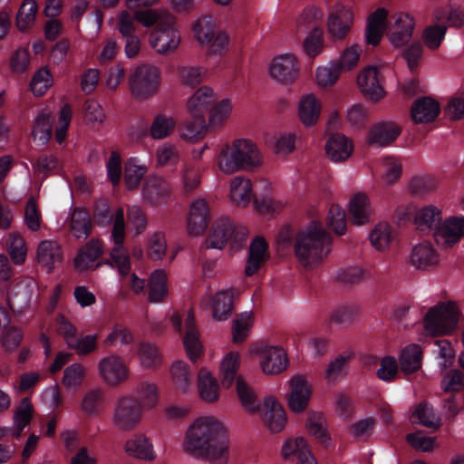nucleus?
I'll return each instance as SVG.
<instances>
[{
    "instance_id": "obj_35",
    "label": "nucleus",
    "mask_w": 464,
    "mask_h": 464,
    "mask_svg": "<svg viewBox=\"0 0 464 464\" xmlns=\"http://www.w3.org/2000/svg\"><path fill=\"white\" fill-rule=\"evenodd\" d=\"M440 111L437 101L430 97L416 100L411 110V118L416 123H426L434 121Z\"/></svg>"
},
{
    "instance_id": "obj_44",
    "label": "nucleus",
    "mask_w": 464,
    "mask_h": 464,
    "mask_svg": "<svg viewBox=\"0 0 464 464\" xmlns=\"http://www.w3.org/2000/svg\"><path fill=\"white\" fill-rule=\"evenodd\" d=\"M141 410L151 411L160 403V391L158 386L150 382H141L134 389Z\"/></svg>"
},
{
    "instance_id": "obj_51",
    "label": "nucleus",
    "mask_w": 464,
    "mask_h": 464,
    "mask_svg": "<svg viewBox=\"0 0 464 464\" xmlns=\"http://www.w3.org/2000/svg\"><path fill=\"white\" fill-rule=\"evenodd\" d=\"M102 253V244L98 240L90 241L77 254L74 259L75 267L80 271L90 268Z\"/></svg>"
},
{
    "instance_id": "obj_17",
    "label": "nucleus",
    "mask_w": 464,
    "mask_h": 464,
    "mask_svg": "<svg viewBox=\"0 0 464 464\" xmlns=\"http://www.w3.org/2000/svg\"><path fill=\"white\" fill-rule=\"evenodd\" d=\"M282 458L295 464H318L308 440L303 436L287 437L280 450Z\"/></svg>"
},
{
    "instance_id": "obj_2",
    "label": "nucleus",
    "mask_w": 464,
    "mask_h": 464,
    "mask_svg": "<svg viewBox=\"0 0 464 464\" xmlns=\"http://www.w3.org/2000/svg\"><path fill=\"white\" fill-rule=\"evenodd\" d=\"M332 250V238L323 226L313 221L300 229L295 238L294 252L301 266L307 269L319 266Z\"/></svg>"
},
{
    "instance_id": "obj_19",
    "label": "nucleus",
    "mask_w": 464,
    "mask_h": 464,
    "mask_svg": "<svg viewBox=\"0 0 464 464\" xmlns=\"http://www.w3.org/2000/svg\"><path fill=\"white\" fill-rule=\"evenodd\" d=\"M299 63L293 53L276 56L269 65V76L276 82L287 84L293 82L299 73Z\"/></svg>"
},
{
    "instance_id": "obj_11",
    "label": "nucleus",
    "mask_w": 464,
    "mask_h": 464,
    "mask_svg": "<svg viewBox=\"0 0 464 464\" xmlns=\"http://www.w3.org/2000/svg\"><path fill=\"white\" fill-rule=\"evenodd\" d=\"M354 23V13L351 6L335 2L327 11L326 32L334 41H343L349 34Z\"/></svg>"
},
{
    "instance_id": "obj_21",
    "label": "nucleus",
    "mask_w": 464,
    "mask_h": 464,
    "mask_svg": "<svg viewBox=\"0 0 464 464\" xmlns=\"http://www.w3.org/2000/svg\"><path fill=\"white\" fill-rule=\"evenodd\" d=\"M414 26V19L409 14H393L388 27V38L392 46L401 48L408 44L412 37Z\"/></svg>"
},
{
    "instance_id": "obj_5",
    "label": "nucleus",
    "mask_w": 464,
    "mask_h": 464,
    "mask_svg": "<svg viewBox=\"0 0 464 464\" xmlns=\"http://www.w3.org/2000/svg\"><path fill=\"white\" fill-rule=\"evenodd\" d=\"M459 319L460 312L456 303L441 302L429 309L423 327L429 335H447L457 328Z\"/></svg>"
},
{
    "instance_id": "obj_40",
    "label": "nucleus",
    "mask_w": 464,
    "mask_h": 464,
    "mask_svg": "<svg viewBox=\"0 0 464 464\" xmlns=\"http://www.w3.org/2000/svg\"><path fill=\"white\" fill-rule=\"evenodd\" d=\"M267 243L263 237H256L250 244L249 254L245 272L247 276L254 275L267 260Z\"/></svg>"
},
{
    "instance_id": "obj_29",
    "label": "nucleus",
    "mask_w": 464,
    "mask_h": 464,
    "mask_svg": "<svg viewBox=\"0 0 464 464\" xmlns=\"http://www.w3.org/2000/svg\"><path fill=\"white\" fill-rule=\"evenodd\" d=\"M209 208L204 198L195 199L189 208L188 215V230L192 236H198L208 227Z\"/></svg>"
},
{
    "instance_id": "obj_57",
    "label": "nucleus",
    "mask_w": 464,
    "mask_h": 464,
    "mask_svg": "<svg viewBox=\"0 0 464 464\" xmlns=\"http://www.w3.org/2000/svg\"><path fill=\"white\" fill-rule=\"evenodd\" d=\"M7 252L12 262L16 266L23 265L27 256V246L24 237L15 232L10 233L6 239Z\"/></svg>"
},
{
    "instance_id": "obj_52",
    "label": "nucleus",
    "mask_w": 464,
    "mask_h": 464,
    "mask_svg": "<svg viewBox=\"0 0 464 464\" xmlns=\"http://www.w3.org/2000/svg\"><path fill=\"white\" fill-rule=\"evenodd\" d=\"M382 179L386 185L396 183L402 174V161L394 156H384L379 162Z\"/></svg>"
},
{
    "instance_id": "obj_62",
    "label": "nucleus",
    "mask_w": 464,
    "mask_h": 464,
    "mask_svg": "<svg viewBox=\"0 0 464 464\" xmlns=\"http://www.w3.org/2000/svg\"><path fill=\"white\" fill-rule=\"evenodd\" d=\"M24 224L31 232L40 231L44 223L36 199L30 198L24 207Z\"/></svg>"
},
{
    "instance_id": "obj_64",
    "label": "nucleus",
    "mask_w": 464,
    "mask_h": 464,
    "mask_svg": "<svg viewBox=\"0 0 464 464\" xmlns=\"http://www.w3.org/2000/svg\"><path fill=\"white\" fill-rule=\"evenodd\" d=\"M411 421L435 430L440 426V419L434 413L432 407L427 403H420L416 407L411 416Z\"/></svg>"
},
{
    "instance_id": "obj_1",
    "label": "nucleus",
    "mask_w": 464,
    "mask_h": 464,
    "mask_svg": "<svg viewBox=\"0 0 464 464\" xmlns=\"http://www.w3.org/2000/svg\"><path fill=\"white\" fill-rule=\"evenodd\" d=\"M183 450L212 464H227L229 440L224 421L213 415L196 418L186 430Z\"/></svg>"
},
{
    "instance_id": "obj_14",
    "label": "nucleus",
    "mask_w": 464,
    "mask_h": 464,
    "mask_svg": "<svg viewBox=\"0 0 464 464\" xmlns=\"http://www.w3.org/2000/svg\"><path fill=\"white\" fill-rule=\"evenodd\" d=\"M172 326L179 333L184 330L183 345L186 353L190 361L196 362L199 359L203 346L199 340V334L194 323L192 313L187 312L181 317L179 314L173 313L170 316Z\"/></svg>"
},
{
    "instance_id": "obj_6",
    "label": "nucleus",
    "mask_w": 464,
    "mask_h": 464,
    "mask_svg": "<svg viewBox=\"0 0 464 464\" xmlns=\"http://www.w3.org/2000/svg\"><path fill=\"white\" fill-rule=\"evenodd\" d=\"M246 239V230L244 227H236L227 217H220L213 223L206 245L208 248L222 249L229 244L231 248L237 249Z\"/></svg>"
},
{
    "instance_id": "obj_7",
    "label": "nucleus",
    "mask_w": 464,
    "mask_h": 464,
    "mask_svg": "<svg viewBox=\"0 0 464 464\" xmlns=\"http://www.w3.org/2000/svg\"><path fill=\"white\" fill-rule=\"evenodd\" d=\"M143 411L137 399L127 395L119 398L111 411V425L121 432L135 430L141 422Z\"/></svg>"
},
{
    "instance_id": "obj_46",
    "label": "nucleus",
    "mask_w": 464,
    "mask_h": 464,
    "mask_svg": "<svg viewBox=\"0 0 464 464\" xmlns=\"http://www.w3.org/2000/svg\"><path fill=\"white\" fill-rule=\"evenodd\" d=\"M194 117L179 127V137L184 140L197 142L207 134L208 127L205 120L201 116Z\"/></svg>"
},
{
    "instance_id": "obj_50",
    "label": "nucleus",
    "mask_w": 464,
    "mask_h": 464,
    "mask_svg": "<svg viewBox=\"0 0 464 464\" xmlns=\"http://www.w3.org/2000/svg\"><path fill=\"white\" fill-rule=\"evenodd\" d=\"M253 324L254 314L251 311L237 314L232 322V342L236 344L245 342L250 334Z\"/></svg>"
},
{
    "instance_id": "obj_4",
    "label": "nucleus",
    "mask_w": 464,
    "mask_h": 464,
    "mask_svg": "<svg viewBox=\"0 0 464 464\" xmlns=\"http://www.w3.org/2000/svg\"><path fill=\"white\" fill-rule=\"evenodd\" d=\"M248 354L257 359L259 368L265 375H277L289 367L288 355L284 347L266 340L250 343Z\"/></svg>"
},
{
    "instance_id": "obj_53",
    "label": "nucleus",
    "mask_w": 464,
    "mask_h": 464,
    "mask_svg": "<svg viewBox=\"0 0 464 464\" xmlns=\"http://www.w3.org/2000/svg\"><path fill=\"white\" fill-rule=\"evenodd\" d=\"M422 351L418 344H410L402 349L399 361L403 372L412 373L421 367Z\"/></svg>"
},
{
    "instance_id": "obj_20",
    "label": "nucleus",
    "mask_w": 464,
    "mask_h": 464,
    "mask_svg": "<svg viewBox=\"0 0 464 464\" xmlns=\"http://www.w3.org/2000/svg\"><path fill=\"white\" fill-rule=\"evenodd\" d=\"M440 261L438 249L432 242L423 240L415 244L409 254V263L416 270L428 271L436 267Z\"/></svg>"
},
{
    "instance_id": "obj_59",
    "label": "nucleus",
    "mask_w": 464,
    "mask_h": 464,
    "mask_svg": "<svg viewBox=\"0 0 464 464\" xmlns=\"http://www.w3.org/2000/svg\"><path fill=\"white\" fill-rule=\"evenodd\" d=\"M324 15L321 7L314 5L306 6L295 19V30L304 32L309 26H316L323 21Z\"/></svg>"
},
{
    "instance_id": "obj_43",
    "label": "nucleus",
    "mask_w": 464,
    "mask_h": 464,
    "mask_svg": "<svg viewBox=\"0 0 464 464\" xmlns=\"http://www.w3.org/2000/svg\"><path fill=\"white\" fill-rule=\"evenodd\" d=\"M53 115L47 110L41 111L35 117L32 130V137L34 142L44 145L48 142L53 130Z\"/></svg>"
},
{
    "instance_id": "obj_54",
    "label": "nucleus",
    "mask_w": 464,
    "mask_h": 464,
    "mask_svg": "<svg viewBox=\"0 0 464 464\" xmlns=\"http://www.w3.org/2000/svg\"><path fill=\"white\" fill-rule=\"evenodd\" d=\"M34 294V285L31 283L17 284L9 298V304L14 312L21 313L26 309L31 303Z\"/></svg>"
},
{
    "instance_id": "obj_22",
    "label": "nucleus",
    "mask_w": 464,
    "mask_h": 464,
    "mask_svg": "<svg viewBox=\"0 0 464 464\" xmlns=\"http://www.w3.org/2000/svg\"><path fill=\"white\" fill-rule=\"evenodd\" d=\"M401 132V127L392 121H381L369 130L367 143L374 147H386L394 142Z\"/></svg>"
},
{
    "instance_id": "obj_55",
    "label": "nucleus",
    "mask_w": 464,
    "mask_h": 464,
    "mask_svg": "<svg viewBox=\"0 0 464 464\" xmlns=\"http://www.w3.org/2000/svg\"><path fill=\"white\" fill-rule=\"evenodd\" d=\"M34 407L28 398H24L13 415V436L19 438L23 430L30 423Z\"/></svg>"
},
{
    "instance_id": "obj_9",
    "label": "nucleus",
    "mask_w": 464,
    "mask_h": 464,
    "mask_svg": "<svg viewBox=\"0 0 464 464\" xmlns=\"http://www.w3.org/2000/svg\"><path fill=\"white\" fill-rule=\"evenodd\" d=\"M174 15L168 16L165 23L155 26L149 35V44L153 51L162 56L177 52L181 44V35L175 26Z\"/></svg>"
},
{
    "instance_id": "obj_26",
    "label": "nucleus",
    "mask_w": 464,
    "mask_h": 464,
    "mask_svg": "<svg viewBox=\"0 0 464 464\" xmlns=\"http://www.w3.org/2000/svg\"><path fill=\"white\" fill-rule=\"evenodd\" d=\"M234 287L218 290L211 298L212 315L216 321L227 320L234 310L233 301L238 295Z\"/></svg>"
},
{
    "instance_id": "obj_25",
    "label": "nucleus",
    "mask_w": 464,
    "mask_h": 464,
    "mask_svg": "<svg viewBox=\"0 0 464 464\" xmlns=\"http://www.w3.org/2000/svg\"><path fill=\"white\" fill-rule=\"evenodd\" d=\"M322 108V102L315 94L305 93L297 103V117L304 127H313L320 119Z\"/></svg>"
},
{
    "instance_id": "obj_47",
    "label": "nucleus",
    "mask_w": 464,
    "mask_h": 464,
    "mask_svg": "<svg viewBox=\"0 0 464 464\" xmlns=\"http://www.w3.org/2000/svg\"><path fill=\"white\" fill-rule=\"evenodd\" d=\"M103 401V391L95 387L86 391L81 400L80 411L86 417L97 416Z\"/></svg>"
},
{
    "instance_id": "obj_27",
    "label": "nucleus",
    "mask_w": 464,
    "mask_h": 464,
    "mask_svg": "<svg viewBox=\"0 0 464 464\" xmlns=\"http://www.w3.org/2000/svg\"><path fill=\"white\" fill-rule=\"evenodd\" d=\"M347 208L352 223L356 226L368 224L373 216L370 198L362 192L351 197Z\"/></svg>"
},
{
    "instance_id": "obj_31",
    "label": "nucleus",
    "mask_w": 464,
    "mask_h": 464,
    "mask_svg": "<svg viewBox=\"0 0 464 464\" xmlns=\"http://www.w3.org/2000/svg\"><path fill=\"white\" fill-rule=\"evenodd\" d=\"M217 93L208 85L198 87L186 102L187 111L193 116H201L205 111L216 101Z\"/></svg>"
},
{
    "instance_id": "obj_45",
    "label": "nucleus",
    "mask_w": 464,
    "mask_h": 464,
    "mask_svg": "<svg viewBox=\"0 0 464 464\" xmlns=\"http://www.w3.org/2000/svg\"><path fill=\"white\" fill-rule=\"evenodd\" d=\"M87 368L81 362L68 365L63 374L62 384L67 391L77 392L83 384Z\"/></svg>"
},
{
    "instance_id": "obj_23",
    "label": "nucleus",
    "mask_w": 464,
    "mask_h": 464,
    "mask_svg": "<svg viewBox=\"0 0 464 464\" xmlns=\"http://www.w3.org/2000/svg\"><path fill=\"white\" fill-rule=\"evenodd\" d=\"M124 452L130 458L152 461L157 458L153 442L142 432H137L128 438L123 446Z\"/></svg>"
},
{
    "instance_id": "obj_60",
    "label": "nucleus",
    "mask_w": 464,
    "mask_h": 464,
    "mask_svg": "<svg viewBox=\"0 0 464 464\" xmlns=\"http://www.w3.org/2000/svg\"><path fill=\"white\" fill-rule=\"evenodd\" d=\"M168 16H172V14L164 8L134 10V18L145 27H150L153 24H155V26L161 25L165 23V19H167Z\"/></svg>"
},
{
    "instance_id": "obj_36",
    "label": "nucleus",
    "mask_w": 464,
    "mask_h": 464,
    "mask_svg": "<svg viewBox=\"0 0 464 464\" xmlns=\"http://www.w3.org/2000/svg\"><path fill=\"white\" fill-rule=\"evenodd\" d=\"M229 199L237 206L246 207L253 199V188L249 179L237 176L229 182Z\"/></svg>"
},
{
    "instance_id": "obj_13",
    "label": "nucleus",
    "mask_w": 464,
    "mask_h": 464,
    "mask_svg": "<svg viewBox=\"0 0 464 464\" xmlns=\"http://www.w3.org/2000/svg\"><path fill=\"white\" fill-rule=\"evenodd\" d=\"M97 372L102 382L109 387H118L126 382L130 375L128 363L122 356L111 353L97 363Z\"/></svg>"
},
{
    "instance_id": "obj_58",
    "label": "nucleus",
    "mask_w": 464,
    "mask_h": 464,
    "mask_svg": "<svg viewBox=\"0 0 464 464\" xmlns=\"http://www.w3.org/2000/svg\"><path fill=\"white\" fill-rule=\"evenodd\" d=\"M137 354L140 366L145 369H155L162 362L159 349L150 343H140L137 348Z\"/></svg>"
},
{
    "instance_id": "obj_48",
    "label": "nucleus",
    "mask_w": 464,
    "mask_h": 464,
    "mask_svg": "<svg viewBox=\"0 0 464 464\" xmlns=\"http://www.w3.org/2000/svg\"><path fill=\"white\" fill-rule=\"evenodd\" d=\"M206 72L201 65L182 64L177 69V76L181 85L195 88L204 81Z\"/></svg>"
},
{
    "instance_id": "obj_63",
    "label": "nucleus",
    "mask_w": 464,
    "mask_h": 464,
    "mask_svg": "<svg viewBox=\"0 0 464 464\" xmlns=\"http://www.w3.org/2000/svg\"><path fill=\"white\" fill-rule=\"evenodd\" d=\"M371 245L377 251H383L392 241V227L387 222H380L374 226L369 235Z\"/></svg>"
},
{
    "instance_id": "obj_18",
    "label": "nucleus",
    "mask_w": 464,
    "mask_h": 464,
    "mask_svg": "<svg viewBox=\"0 0 464 464\" xmlns=\"http://www.w3.org/2000/svg\"><path fill=\"white\" fill-rule=\"evenodd\" d=\"M357 85L362 95L373 102L381 101L385 96L383 79L380 70L375 66L368 65L360 71Z\"/></svg>"
},
{
    "instance_id": "obj_16",
    "label": "nucleus",
    "mask_w": 464,
    "mask_h": 464,
    "mask_svg": "<svg viewBox=\"0 0 464 464\" xmlns=\"http://www.w3.org/2000/svg\"><path fill=\"white\" fill-rule=\"evenodd\" d=\"M434 239L443 249L459 245L464 238V216L450 215L442 219L433 232Z\"/></svg>"
},
{
    "instance_id": "obj_15",
    "label": "nucleus",
    "mask_w": 464,
    "mask_h": 464,
    "mask_svg": "<svg viewBox=\"0 0 464 464\" xmlns=\"http://www.w3.org/2000/svg\"><path fill=\"white\" fill-rule=\"evenodd\" d=\"M260 420L271 433L282 432L287 424V413L277 397L267 395L259 409Z\"/></svg>"
},
{
    "instance_id": "obj_34",
    "label": "nucleus",
    "mask_w": 464,
    "mask_h": 464,
    "mask_svg": "<svg viewBox=\"0 0 464 464\" xmlns=\"http://www.w3.org/2000/svg\"><path fill=\"white\" fill-rule=\"evenodd\" d=\"M169 376L171 383L179 392L187 394L191 391L194 375L186 362L182 360L174 361L169 366Z\"/></svg>"
},
{
    "instance_id": "obj_32",
    "label": "nucleus",
    "mask_w": 464,
    "mask_h": 464,
    "mask_svg": "<svg viewBox=\"0 0 464 464\" xmlns=\"http://www.w3.org/2000/svg\"><path fill=\"white\" fill-rule=\"evenodd\" d=\"M199 46L205 50L207 56L222 58L230 50V35L219 26Z\"/></svg>"
},
{
    "instance_id": "obj_37",
    "label": "nucleus",
    "mask_w": 464,
    "mask_h": 464,
    "mask_svg": "<svg viewBox=\"0 0 464 464\" xmlns=\"http://www.w3.org/2000/svg\"><path fill=\"white\" fill-rule=\"evenodd\" d=\"M148 299L150 303L159 304L167 300L169 296L168 275L163 269L153 271L148 281Z\"/></svg>"
},
{
    "instance_id": "obj_3",
    "label": "nucleus",
    "mask_w": 464,
    "mask_h": 464,
    "mask_svg": "<svg viewBox=\"0 0 464 464\" xmlns=\"http://www.w3.org/2000/svg\"><path fill=\"white\" fill-rule=\"evenodd\" d=\"M215 163L219 172L232 175L258 168L262 164V155L257 145L251 140L236 139L217 149Z\"/></svg>"
},
{
    "instance_id": "obj_56",
    "label": "nucleus",
    "mask_w": 464,
    "mask_h": 464,
    "mask_svg": "<svg viewBox=\"0 0 464 464\" xmlns=\"http://www.w3.org/2000/svg\"><path fill=\"white\" fill-rule=\"evenodd\" d=\"M38 5L35 0H24L16 14L15 24L19 31L30 29L35 23Z\"/></svg>"
},
{
    "instance_id": "obj_30",
    "label": "nucleus",
    "mask_w": 464,
    "mask_h": 464,
    "mask_svg": "<svg viewBox=\"0 0 464 464\" xmlns=\"http://www.w3.org/2000/svg\"><path fill=\"white\" fill-rule=\"evenodd\" d=\"M198 398L205 403H215L220 397V387L217 378L206 368H201L197 377Z\"/></svg>"
},
{
    "instance_id": "obj_28",
    "label": "nucleus",
    "mask_w": 464,
    "mask_h": 464,
    "mask_svg": "<svg viewBox=\"0 0 464 464\" xmlns=\"http://www.w3.org/2000/svg\"><path fill=\"white\" fill-rule=\"evenodd\" d=\"M353 152V140L342 133H335L329 137L325 143V153L333 162H343Z\"/></svg>"
},
{
    "instance_id": "obj_39",
    "label": "nucleus",
    "mask_w": 464,
    "mask_h": 464,
    "mask_svg": "<svg viewBox=\"0 0 464 464\" xmlns=\"http://www.w3.org/2000/svg\"><path fill=\"white\" fill-rule=\"evenodd\" d=\"M388 17V11L383 7L376 9L367 18L366 42L372 45H377L385 30V22Z\"/></svg>"
},
{
    "instance_id": "obj_10",
    "label": "nucleus",
    "mask_w": 464,
    "mask_h": 464,
    "mask_svg": "<svg viewBox=\"0 0 464 464\" xmlns=\"http://www.w3.org/2000/svg\"><path fill=\"white\" fill-rule=\"evenodd\" d=\"M125 238V220L123 209L119 208L113 220L111 239L114 246L111 251V261H106L112 267H116L121 276H127L130 270V261L128 250L123 246Z\"/></svg>"
},
{
    "instance_id": "obj_49",
    "label": "nucleus",
    "mask_w": 464,
    "mask_h": 464,
    "mask_svg": "<svg viewBox=\"0 0 464 464\" xmlns=\"http://www.w3.org/2000/svg\"><path fill=\"white\" fill-rule=\"evenodd\" d=\"M177 121L171 115L159 113L154 116L150 127V135L153 140H163L175 130Z\"/></svg>"
},
{
    "instance_id": "obj_24",
    "label": "nucleus",
    "mask_w": 464,
    "mask_h": 464,
    "mask_svg": "<svg viewBox=\"0 0 464 464\" xmlns=\"http://www.w3.org/2000/svg\"><path fill=\"white\" fill-rule=\"evenodd\" d=\"M36 261L47 273H52L63 261L61 245L55 240H42L36 247Z\"/></svg>"
},
{
    "instance_id": "obj_61",
    "label": "nucleus",
    "mask_w": 464,
    "mask_h": 464,
    "mask_svg": "<svg viewBox=\"0 0 464 464\" xmlns=\"http://www.w3.org/2000/svg\"><path fill=\"white\" fill-rule=\"evenodd\" d=\"M236 391L241 406L249 413L259 411L256 394L253 389L242 379H237Z\"/></svg>"
},
{
    "instance_id": "obj_8",
    "label": "nucleus",
    "mask_w": 464,
    "mask_h": 464,
    "mask_svg": "<svg viewBox=\"0 0 464 464\" xmlns=\"http://www.w3.org/2000/svg\"><path fill=\"white\" fill-rule=\"evenodd\" d=\"M160 82V70L151 64L137 66L129 78L131 95L137 100H147L154 95Z\"/></svg>"
},
{
    "instance_id": "obj_41",
    "label": "nucleus",
    "mask_w": 464,
    "mask_h": 464,
    "mask_svg": "<svg viewBox=\"0 0 464 464\" xmlns=\"http://www.w3.org/2000/svg\"><path fill=\"white\" fill-rule=\"evenodd\" d=\"M233 111V102L228 98L221 99L214 103L208 115V127L210 130H219L229 120Z\"/></svg>"
},
{
    "instance_id": "obj_12",
    "label": "nucleus",
    "mask_w": 464,
    "mask_h": 464,
    "mask_svg": "<svg viewBox=\"0 0 464 464\" xmlns=\"http://www.w3.org/2000/svg\"><path fill=\"white\" fill-rule=\"evenodd\" d=\"M314 394L313 383L303 374H295L287 381L285 397L289 411L295 414H303L308 409Z\"/></svg>"
},
{
    "instance_id": "obj_42",
    "label": "nucleus",
    "mask_w": 464,
    "mask_h": 464,
    "mask_svg": "<svg viewBox=\"0 0 464 464\" xmlns=\"http://www.w3.org/2000/svg\"><path fill=\"white\" fill-rule=\"evenodd\" d=\"M169 192L168 183L160 177L149 176L142 186V196L145 200L157 204L165 198Z\"/></svg>"
},
{
    "instance_id": "obj_38",
    "label": "nucleus",
    "mask_w": 464,
    "mask_h": 464,
    "mask_svg": "<svg viewBox=\"0 0 464 464\" xmlns=\"http://www.w3.org/2000/svg\"><path fill=\"white\" fill-rule=\"evenodd\" d=\"M241 364V355L237 351L227 353L219 363V377L224 387H230L240 376L237 372Z\"/></svg>"
},
{
    "instance_id": "obj_33",
    "label": "nucleus",
    "mask_w": 464,
    "mask_h": 464,
    "mask_svg": "<svg viewBox=\"0 0 464 464\" xmlns=\"http://www.w3.org/2000/svg\"><path fill=\"white\" fill-rule=\"evenodd\" d=\"M443 219V209L441 206L435 204H426L415 210L414 223L420 230L435 231L436 227Z\"/></svg>"
}]
</instances>
